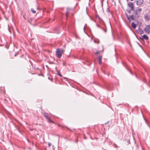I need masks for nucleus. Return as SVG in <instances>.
<instances>
[{"label": "nucleus", "mask_w": 150, "mask_h": 150, "mask_svg": "<svg viewBox=\"0 0 150 150\" xmlns=\"http://www.w3.org/2000/svg\"><path fill=\"white\" fill-rule=\"evenodd\" d=\"M64 52V50L62 49H57L56 51V55L58 58H60L62 57V54Z\"/></svg>", "instance_id": "f257e3e1"}, {"label": "nucleus", "mask_w": 150, "mask_h": 150, "mask_svg": "<svg viewBox=\"0 0 150 150\" xmlns=\"http://www.w3.org/2000/svg\"><path fill=\"white\" fill-rule=\"evenodd\" d=\"M142 9L141 8H139L137 9L134 11V16L136 19H138L140 15V13Z\"/></svg>", "instance_id": "f03ea898"}, {"label": "nucleus", "mask_w": 150, "mask_h": 150, "mask_svg": "<svg viewBox=\"0 0 150 150\" xmlns=\"http://www.w3.org/2000/svg\"><path fill=\"white\" fill-rule=\"evenodd\" d=\"M144 30L146 33L149 34L150 33V24L146 25Z\"/></svg>", "instance_id": "7ed1b4c3"}, {"label": "nucleus", "mask_w": 150, "mask_h": 150, "mask_svg": "<svg viewBox=\"0 0 150 150\" xmlns=\"http://www.w3.org/2000/svg\"><path fill=\"white\" fill-rule=\"evenodd\" d=\"M127 6L128 7L130 8V10L131 11H134V4L132 2H129L128 3Z\"/></svg>", "instance_id": "20e7f679"}, {"label": "nucleus", "mask_w": 150, "mask_h": 150, "mask_svg": "<svg viewBox=\"0 0 150 150\" xmlns=\"http://www.w3.org/2000/svg\"><path fill=\"white\" fill-rule=\"evenodd\" d=\"M44 115L47 120H48L49 121L51 122L50 119L49 114L48 113H44ZM51 122L53 123H54V122L51 121Z\"/></svg>", "instance_id": "39448f33"}, {"label": "nucleus", "mask_w": 150, "mask_h": 150, "mask_svg": "<svg viewBox=\"0 0 150 150\" xmlns=\"http://www.w3.org/2000/svg\"><path fill=\"white\" fill-rule=\"evenodd\" d=\"M144 19L146 20L149 21L150 20V16L149 14L147 13L145 14L144 16Z\"/></svg>", "instance_id": "423d86ee"}, {"label": "nucleus", "mask_w": 150, "mask_h": 150, "mask_svg": "<svg viewBox=\"0 0 150 150\" xmlns=\"http://www.w3.org/2000/svg\"><path fill=\"white\" fill-rule=\"evenodd\" d=\"M144 1H137L136 3L137 6H140L141 4H142Z\"/></svg>", "instance_id": "0eeeda50"}, {"label": "nucleus", "mask_w": 150, "mask_h": 150, "mask_svg": "<svg viewBox=\"0 0 150 150\" xmlns=\"http://www.w3.org/2000/svg\"><path fill=\"white\" fill-rule=\"evenodd\" d=\"M142 39H144V40H148L149 37L146 35H144L142 36Z\"/></svg>", "instance_id": "6e6552de"}, {"label": "nucleus", "mask_w": 150, "mask_h": 150, "mask_svg": "<svg viewBox=\"0 0 150 150\" xmlns=\"http://www.w3.org/2000/svg\"><path fill=\"white\" fill-rule=\"evenodd\" d=\"M97 26L99 28H100L101 29L103 30L104 31V32L106 33L107 32V29H104L103 27H101L98 24L97 25Z\"/></svg>", "instance_id": "1a4fd4ad"}, {"label": "nucleus", "mask_w": 150, "mask_h": 150, "mask_svg": "<svg viewBox=\"0 0 150 150\" xmlns=\"http://www.w3.org/2000/svg\"><path fill=\"white\" fill-rule=\"evenodd\" d=\"M55 32L57 33H60L59 29V28H56L54 29Z\"/></svg>", "instance_id": "9d476101"}, {"label": "nucleus", "mask_w": 150, "mask_h": 150, "mask_svg": "<svg viewBox=\"0 0 150 150\" xmlns=\"http://www.w3.org/2000/svg\"><path fill=\"white\" fill-rule=\"evenodd\" d=\"M102 57L101 56H99L98 57V60L99 62V64H100L101 63V60Z\"/></svg>", "instance_id": "9b49d317"}, {"label": "nucleus", "mask_w": 150, "mask_h": 150, "mask_svg": "<svg viewBox=\"0 0 150 150\" xmlns=\"http://www.w3.org/2000/svg\"><path fill=\"white\" fill-rule=\"evenodd\" d=\"M138 30L140 32V33L141 34H143L144 33V32L143 30H142L140 28V27H139L138 29Z\"/></svg>", "instance_id": "f8f14e48"}, {"label": "nucleus", "mask_w": 150, "mask_h": 150, "mask_svg": "<svg viewBox=\"0 0 150 150\" xmlns=\"http://www.w3.org/2000/svg\"><path fill=\"white\" fill-rule=\"evenodd\" d=\"M132 27L134 28H135L136 27V24H135L134 22H132Z\"/></svg>", "instance_id": "ddd939ff"}, {"label": "nucleus", "mask_w": 150, "mask_h": 150, "mask_svg": "<svg viewBox=\"0 0 150 150\" xmlns=\"http://www.w3.org/2000/svg\"><path fill=\"white\" fill-rule=\"evenodd\" d=\"M70 10V8H67V11L66 12L67 17L68 15V14L69 13V11Z\"/></svg>", "instance_id": "4468645a"}, {"label": "nucleus", "mask_w": 150, "mask_h": 150, "mask_svg": "<svg viewBox=\"0 0 150 150\" xmlns=\"http://www.w3.org/2000/svg\"><path fill=\"white\" fill-rule=\"evenodd\" d=\"M130 18L132 20H134L135 19V18L134 17V16L133 15H131Z\"/></svg>", "instance_id": "2eb2a0df"}, {"label": "nucleus", "mask_w": 150, "mask_h": 150, "mask_svg": "<svg viewBox=\"0 0 150 150\" xmlns=\"http://www.w3.org/2000/svg\"><path fill=\"white\" fill-rule=\"evenodd\" d=\"M31 11L33 13H35L36 12L35 11L34 9L33 8H31Z\"/></svg>", "instance_id": "dca6fc26"}, {"label": "nucleus", "mask_w": 150, "mask_h": 150, "mask_svg": "<svg viewBox=\"0 0 150 150\" xmlns=\"http://www.w3.org/2000/svg\"><path fill=\"white\" fill-rule=\"evenodd\" d=\"M57 74H58V75L59 76L61 77H62V75L60 73L59 71H57Z\"/></svg>", "instance_id": "f3484780"}, {"label": "nucleus", "mask_w": 150, "mask_h": 150, "mask_svg": "<svg viewBox=\"0 0 150 150\" xmlns=\"http://www.w3.org/2000/svg\"><path fill=\"white\" fill-rule=\"evenodd\" d=\"M96 17L97 18H98V19L99 20H101V19L100 18V17L98 16H96Z\"/></svg>", "instance_id": "a211bd4d"}, {"label": "nucleus", "mask_w": 150, "mask_h": 150, "mask_svg": "<svg viewBox=\"0 0 150 150\" xmlns=\"http://www.w3.org/2000/svg\"><path fill=\"white\" fill-rule=\"evenodd\" d=\"M127 19L128 20V21L129 22H131V20L130 19V18H128L127 17Z\"/></svg>", "instance_id": "6ab92c4d"}, {"label": "nucleus", "mask_w": 150, "mask_h": 150, "mask_svg": "<svg viewBox=\"0 0 150 150\" xmlns=\"http://www.w3.org/2000/svg\"><path fill=\"white\" fill-rule=\"evenodd\" d=\"M52 145V144L51 143H49V142L48 143V146L49 147H50V146Z\"/></svg>", "instance_id": "aec40b11"}, {"label": "nucleus", "mask_w": 150, "mask_h": 150, "mask_svg": "<svg viewBox=\"0 0 150 150\" xmlns=\"http://www.w3.org/2000/svg\"><path fill=\"white\" fill-rule=\"evenodd\" d=\"M127 11L129 14H130L131 13V11H130L127 10Z\"/></svg>", "instance_id": "412c9836"}, {"label": "nucleus", "mask_w": 150, "mask_h": 150, "mask_svg": "<svg viewBox=\"0 0 150 150\" xmlns=\"http://www.w3.org/2000/svg\"><path fill=\"white\" fill-rule=\"evenodd\" d=\"M94 42L95 43H99V41L98 42H97L95 40H94Z\"/></svg>", "instance_id": "4be33fe9"}, {"label": "nucleus", "mask_w": 150, "mask_h": 150, "mask_svg": "<svg viewBox=\"0 0 150 150\" xmlns=\"http://www.w3.org/2000/svg\"><path fill=\"white\" fill-rule=\"evenodd\" d=\"M127 70H128L130 72V73H131L132 74V72H131L130 70H128V68H127Z\"/></svg>", "instance_id": "5701e85b"}, {"label": "nucleus", "mask_w": 150, "mask_h": 150, "mask_svg": "<svg viewBox=\"0 0 150 150\" xmlns=\"http://www.w3.org/2000/svg\"><path fill=\"white\" fill-rule=\"evenodd\" d=\"M114 146L115 147H117V145L116 144H114Z\"/></svg>", "instance_id": "b1692460"}, {"label": "nucleus", "mask_w": 150, "mask_h": 150, "mask_svg": "<svg viewBox=\"0 0 150 150\" xmlns=\"http://www.w3.org/2000/svg\"><path fill=\"white\" fill-rule=\"evenodd\" d=\"M99 53V52L98 51L97 52H96V54H98Z\"/></svg>", "instance_id": "393cba45"}, {"label": "nucleus", "mask_w": 150, "mask_h": 150, "mask_svg": "<svg viewBox=\"0 0 150 150\" xmlns=\"http://www.w3.org/2000/svg\"><path fill=\"white\" fill-rule=\"evenodd\" d=\"M126 17H127H127H128V18H129V17L128 16V15H127V14H126Z\"/></svg>", "instance_id": "a878e982"}, {"label": "nucleus", "mask_w": 150, "mask_h": 150, "mask_svg": "<svg viewBox=\"0 0 150 150\" xmlns=\"http://www.w3.org/2000/svg\"><path fill=\"white\" fill-rule=\"evenodd\" d=\"M109 11H109V8H108V9H107V11L108 12H109Z\"/></svg>", "instance_id": "bb28decb"}, {"label": "nucleus", "mask_w": 150, "mask_h": 150, "mask_svg": "<svg viewBox=\"0 0 150 150\" xmlns=\"http://www.w3.org/2000/svg\"><path fill=\"white\" fill-rule=\"evenodd\" d=\"M127 143H128V144H130V141H127Z\"/></svg>", "instance_id": "cd10ccee"}, {"label": "nucleus", "mask_w": 150, "mask_h": 150, "mask_svg": "<svg viewBox=\"0 0 150 150\" xmlns=\"http://www.w3.org/2000/svg\"><path fill=\"white\" fill-rule=\"evenodd\" d=\"M86 25H85L84 26V30H85V28H86Z\"/></svg>", "instance_id": "c85d7f7f"}, {"label": "nucleus", "mask_w": 150, "mask_h": 150, "mask_svg": "<svg viewBox=\"0 0 150 150\" xmlns=\"http://www.w3.org/2000/svg\"><path fill=\"white\" fill-rule=\"evenodd\" d=\"M32 144L33 145L34 144V143H33V142H32Z\"/></svg>", "instance_id": "c756f323"}, {"label": "nucleus", "mask_w": 150, "mask_h": 150, "mask_svg": "<svg viewBox=\"0 0 150 150\" xmlns=\"http://www.w3.org/2000/svg\"><path fill=\"white\" fill-rule=\"evenodd\" d=\"M24 17V19H26L24 17Z\"/></svg>", "instance_id": "7c9ffc66"}, {"label": "nucleus", "mask_w": 150, "mask_h": 150, "mask_svg": "<svg viewBox=\"0 0 150 150\" xmlns=\"http://www.w3.org/2000/svg\"><path fill=\"white\" fill-rule=\"evenodd\" d=\"M131 1H133L134 0H130Z\"/></svg>", "instance_id": "2f4dec72"}, {"label": "nucleus", "mask_w": 150, "mask_h": 150, "mask_svg": "<svg viewBox=\"0 0 150 150\" xmlns=\"http://www.w3.org/2000/svg\"><path fill=\"white\" fill-rule=\"evenodd\" d=\"M149 12L150 13V11H149Z\"/></svg>", "instance_id": "473e14b6"}, {"label": "nucleus", "mask_w": 150, "mask_h": 150, "mask_svg": "<svg viewBox=\"0 0 150 150\" xmlns=\"http://www.w3.org/2000/svg\"><path fill=\"white\" fill-rule=\"evenodd\" d=\"M136 142V141H135L134 143H135Z\"/></svg>", "instance_id": "72a5a7b5"}, {"label": "nucleus", "mask_w": 150, "mask_h": 150, "mask_svg": "<svg viewBox=\"0 0 150 150\" xmlns=\"http://www.w3.org/2000/svg\"><path fill=\"white\" fill-rule=\"evenodd\" d=\"M144 120H145V121H146V119H144Z\"/></svg>", "instance_id": "f704fd0d"}, {"label": "nucleus", "mask_w": 150, "mask_h": 150, "mask_svg": "<svg viewBox=\"0 0 150 150\" xmlns=\"http://www.w3.org/2000/svg\"><path fill=\"white\" fill-rule=\"evenodd\" d=\"M76 142H78L77 141H76Z\"/></svg>", "instance_id": "c9c22d12"}, {"label": "nucleus", "mask_w": 150, "mask_h": 150, "mask_svg": "<svg viewBox=\"0 0 150 150\" xmlns=\"http://www.w3.org/2000/svg\"><path fill=\"white\" fill-rule=\"evenodd\" d=\"M35 146H36V144H35Z\"/></svg>", "instance_id": "e433bc0d"}]
</instances>
